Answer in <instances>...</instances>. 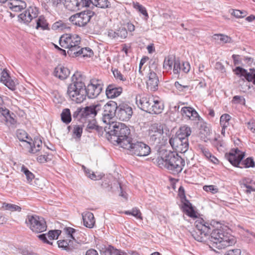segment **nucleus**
<instances>
[{
  "instance_id": "nucleus-1",
  "label": "nucleus",
  "mask_w": 255,
  "mask_h": 255,
  "mask_svg": "<svg viewBox=\"0 0 255 255\" xmlns=\"http://www.w3.org/2000/svg\"><path fill=\"white\" fill-rule=\"evenodd\" d=\"M196 230L192 235L196 241L205 242L209 239L212 248L221 250L230 246L235 243V239L222 229L213 230L211 233V226L203 219H199L195 222Z\"/></svg>"
},
{
  "instance_id": "nucleus-2",
  "label": "nucleus",
  "mask_w": 255,
  "mask_h": 255,
  "mask_svg": "<svg viewBox=\"0 0 255 255\" xmlns=\"http://www.w3.org/2000/svg\"><path fill=\"white\" fill-rule=\"evenodd\" d=\"M105 128L111 138L123 148L127 144V143H128L131 139L129 136L130 129L125 124L112 122L106 126Z\"/></svg>"
},
{
  "instance_id": "nucleus-3",
  "label": "nucleus",
  "mask_w": 255,
  "mask_h": 255,
  "mask_svg": "<svg viewBox=\"0 0 255 255\" xmlns=\"http://www.w3.org/2000/svg\"><path fill=\"white\" fill-rule=\"evenodd\" d=\"M84 80L85 78L81 73L77 72L72 76V83L68 87V96L76 103H81L86 99Z\"/></svg>"
},
{
  "instance_id": "nucleus-4",
  "label": "nucleus",
  "mask_w": 255,
  "mask_h": 255,
  "mask_svg": "<svg viewBox=\"0 0 255 255\" xmlns=\"http://www.w3.org/2000/svg\"><path fill=\"white\" fill-rule=\"evenodd\" d=\"M158 164L164 167L173 174L180 173L185 165L184 160L175 151H166L164 155L158 158Z\"/></svg>"
},
{
  "instance_id": "nucleus-5",
  "label": "nucleus",
  "mask_w": 255,
  "mask_h": 255,
  "mask_svg": "<svg viewBox=\"0 0 255 255\" xmlns=\"http://www.w3.org/2000/svg\"><path fill=\"white\" fill-rule=\"evenodd\" d=\"M81 37L76 34H65L62 35L59 39L60 45L66 49H68V54L73 56L76 51L80 49Z\"/></svg>"
},
{
  "instance_id": "nucleus-6",
  "label": "nucleus",
  "mask_w": 255,
  "mask_h": 255,
  "mask_svg": "<svg viewBox=\"0 0 255 255\" xmlns=\"http://www.w3.org/2000/svg\"><path fill=\"white\" fill-rule=\"evenodd\" d=\"M125 145V149L128 151L129 154L137 156H146L151 152L149 146L142 141L130 140Z\"/></svg>"
},
{
  "instance_id": "nucleus-7",
  "label": "nucleus",
  "mask_w": 255,
  "mask_h": 255,
  "mask_svg": "<svg viewBox=\"0 0 255 255\" xmlns=\"http://www.w3.org/2000/svg\"><path fill=\"white\" fill-rule=\"evenodd\" d=\"M25 223L33 232L39 233L46 231V223L44 218L36 215H27Z\"/></svg>"
},
{
  "instance_id": "nucleus-8",
  "label": "nucleus",
  "mask_w": 255,
  "mask_h": 255,
  "mask_svg": "<svg viewBox=\"0 0 255 255\" xmlns=\"http://www.w3.org/2000/svg\"><path fill=\"white\" fill-rule=\"evenodd\" d=\"M102 121L107 126L113 122L112 120L117 116V104L116 102L110 101L102 107Z\"/></svg>"
},
{
  "instance_id": "nucleus-9",
  "label": "nucleus",
  "mask_w": 255,
  "mask_h": 255,
  "mask_svg": "<svg viewBox=\"0 0 255 255\" xmlns=\"http://www.w3.org/2000/svg\"><path fill=\"white\" fill-rule=\"evenodd\" d=\"M104 85L102 81L99 79H92L90 83L86 88V95L89 99H94L101 93Z\"/></svg>"
},
{
  "instance_id": "nucleus-10",
  "label": "nucleus",
  "mask_w": 255,
  "mask_h": 255,
  "mask_svg": "<svg viewBox=\"0 0 255 255\" xmlns=\"http://www.w3.org/2000/svg\"><path fill=\"white\" fill-rule=\"evenodd\" d=\"M94 12L91 10L84 11L72 15L69 19L73 24L83 27L89 22Z\"/></svg>"
},
{
  "instance_id": "nucleus-11",
  "label": "nucleus",
  "mask_w": 255,
  "mask_h": 255,
  "mask_svg": "<svg viewBox=\"0 0 255 255\" xmlns=\"http://www.w3.org/2000/svg\"><path fill=\"white\" fill-rule=\"evenodd\" d=\"M132 114V108L129 104L124 102L117 105V117L120 120L128 121Z\"/></svg>"
},
{
  "instance_id": "nucleus-12",
  "label": "nucleus",
  "mask_w": 255,
  "mask_h": 255,
  "mask_svg": "<svg viewBox=\"0 0 255 255\" xmlns=\"http://www.w3.org/2000/svg\"><path fill=\"white\" fill-rule=\"evenodd\" d=\"M38 14V8L35 6H31L18 15V20L24 24H28L33 19L36 18Z\"/></svg>"
},
{
  "instance_id": "nucleus-13",
  "label": "nucleus",
  "mask_w": 255,
  "mask_h": 255,
  "mask_svg": "<svg viewBox=\"0 0 255 255\" xmlns=\"http://www.w3.org/2000/svg\"><path fill=\"white\" fill-rule=\"evenodd\" d=\"M153 96L145 94H138L135 98L136 104L140 109L148 113L153 102Z\"/></svg>"
},
{
  "instance_id": "nucleus-14",
  "label": "nucleus",
  "mask_w": 255,
  "mask_h": 255,
  "mask_svg": "<svg viewBox=\"0 0 255 255\" xmlns=\"http://www.w3.org/2000/svg\"><path fill=\"white\" fill-rule=\"evenodd\" d=\"M163 133V128L162 126L157 124L151 125L148 129V135L149 140L152 142H154L160 140Z\"/></svg>"
},
{
  "instance_id": "nucleus-15",
  "label": "nucleus",
  "mask_w": 255,
  "mask_h": 255,
  "mask_svg": "<svg viewBox=\"0 0 255 255\" xmlns=\"http://www.w3.org/2000/svg\"><path fill=\"white\" fill-rule=\"evenodd\" d=\"M102 109V105L100 103L93 104L83 108L84 121L90 119H94L98 112Z\"/></svg>"
},
{
  "instance_id": "nucleus-16",
  "label": "nucleus",
  "mask_w": 255,
  "mask_h": 255,
  "mask_svg": "<svg viewBox=\"0 0 255 255\" xmlns=\"http://www.w3.org/2000/svg\"><path fill=\"white\" fill-rule=\"evenodd\" d=\"M234 71L237 76L243 77L247 81L255 85V69L250 68L249 71H248L244 68L238 66L234 70Z\"/></svg>"
},
{
  "instance_id": "nucleus-17",
  "label": "nucleus",
  "mask_w": 255,
  "mask_h": 255,
  "mask_svg": "<svg viewBox=\"0 0 255 255\" xmlns=\"http://www.w3.org/2000/svg\"><path fill=\"white\" fill-rule=\"evenodd\" d=\"M244 153L238 148L232 150L229 154L226 155L227 160L234 166L242 168L241 161L244 157Z\"/></svg>"
},
{
  "instance_id": "nucleus-18",
  "label": "nucleus",
  "mask_w": 255,
  "mask_h": 255,
  "mask_svg": "<svg viewBox=\"0 0 255 255\" xmlns=\"http://www.w3.org/2000/svg\"><path fill=\"white\" fill-rule=\"evenodd\" d=\"M65 7L70 11H77L87 6L86 0H63Z\"/></svg>"
},
{
  "instance_id": "nucleus-19",
  "label": "nucleus",
  "mask_w": 255,
  "mask_h": 255,
  "mask_svg": "<svg viewBox=\"0 0 255 255\" xmlns=\"http://www.w3.org/2000/svg\"><path fill=\"white\" fill-rule=\"evenodd\" d=\"M182 117L187 120L192 121H199L200 116L198 113L193 108L184 107L181 108L180 111Z\"/></svg>"
},
{
  "instance_id": "nucleus-20",
  "label": "nucleus",
  "mask_w": 255,
  "mask_h": 255,
  "mask_svg": "<svg viewBox=\"0 0 255 255\" xmlns=\"http://www.w3.org/2000/svg\"><path fill=\"white\" fill-rule=\"evenodd\" d=\"M5 4L6 7L15 12L20 11L26 7L25 2L22 0H9Z\"/></svg>"
},
{
  "instance_id": "nucleus-21",
  "label": "nucleus",
  "mask_w": 255,
  "mask_h": 255,
  "mask_svg": "<svg viewBox=\"0 0 255 255\" xmlns=\"http://www.w3.org/2000/svg\"><path fill=\"white\" fill-rule=\"evenodd\" d=\"M148 75V79L146 81L147 88L152 91H155L158 87L159 82L158 77L156 73L150 70Z\"/></svg>"
},
{
  "instance_id": "nucleus-22",
  "label": "nucleus",
  "mask_w": 255,
  "mask_h": 255,
  "mask_svg": "<svg viewBox=\"0 0 255 255\" xmlns=\"http://www.w3.org/2000/svg\"><path fill=\"white\" fill-rule=\"evenodd\" d=\"M0 81L10 90L13 91L15 89V83L6 69L3 70L1 73Z\"/></svg>"
},
{
  "instance_id": "nucleus-23",
  "label": "nucleus",
  "mask_w": 255,
  "mask_h": 255,
  "mask_svg": "<svg viewBox=\"0 0 255 255\" xmlns=\"http://www.w3.org/2000/svg\"><path fill=\"white\" fill-rule=\"evenodd\" d=\"M152 101L153 102L151 104L150 108L149 109L148 113L151 114H160L164 109L163 103L158 98L154 97L153 98Z\"/></svg>"
},
{
  "instance_id": "nucleus-24",
  "label": "nucleus",
  "mask_w": 255,
  "mask_h": 255,
  "mask_svg": "<svg viewBox=\"0 0 255 255\" xmlns=\"http://www.w3.org/2000/svg\"><path fill=\"white\" fill-rule=\"evenodd\" d=\"M123 89L115 85H109L106 90V94L108 98L113 99L120 96L122 93Z\"/></svg>"
},
{
  "instance_id": "nucleus-25",
  "label": "nucleus",
  "mask_w": 255,
  "mask_h": 255,
  "mask_svg": "<svg viewBox=\"0 0 255 255\" xmlns=\"http://www.w3.org/2000/svg\"><path fill=\"white\" fill-rule=\"evenodd\" d=\"M181 202L183 212L191 218H196L197 215L192 204L187 199H184Z\"/></svg>"
},
{
  "instance_id": "nucleus-26",
  "label": "nucleus",
  "mask_w": 255,
  "mask_h": 255,
  "mask_svg": "<svg viewBox=\"0 0 255 255\" xmlns=\"http://www.w3.org/2000/svg\"><path fill=\"white\" fill-rule=\"evenodd\" d=\"M84 225L89 228H92L95 223L94 215L90 212H85L82 214Z\"/></svg>"
},
{
  "instance_id": "nucleus-27",
  "label": "nucleus",
  "mask_w": 255,
  "mask_h": 255,
  "mask_svg": "<svg viewBox=\"0 0 255 255\" xmlns=\"http://www.w3.org/2000/svg\"><path fill=\"white\" fill-rule=\"evenodd\" d=\"M54 75L60 79H66L70 74L69 70L62 65H59L55 68Z\"/></svg>"
},
{
  "instance_id": "nucleus-28",
  "label": "nucleus",
  "mask_w": 255,
  "mask_h": 255,
  "mask_svg": "<svg viewBox=\"0 0 255 255\" xmlns=\"http://www.w3.org/2000/svg\"><path fill=\"white\" fill-rule=\"evenodd\" d=\"M87 6L90 7L92 4L101 8H107L110 6V2L108 0H86Z\"/></svg>"
},
{
  "instance_id": "nucleus-29",
  "label": "nucleus",
  "mask_w": 255,
  "mask_h": 255,
  "mask_svg": "<svg viewBox=\"0 0 255 255\" xmlns=\"http://www.w3.org/2000/svg\"><path fill=\"white\" fill-rule=\"evenodd\" d=\"M27 141L30 148L29 150L30 153L34 154L40 150V148L42 145V141L40 139L37 138H34V140L33 142H31L32 141Z\"/></svg>"
},
{
  "instance_id": "nucleus-30",
  "label": "nucleus",
  "mask_w": 255,
  "mask_h": 255,
  "mask_svg": "<svg viewBox=\"0 0 255 255\" xmlns=\"http://www.w3.org/2000/svg\"><path fill=\"white\" fill-rule=\"evenodd\" d=\"M93 55V52L91 49L89 47L81 48L77 50L75 53L72 56L73 57H78L81 56L83 57H90Z\"/></svg>"
},
{
  "instance_id": "nucleus-31",
  "label": "nucleus",
  "mask_w": 255,
  "mask_h": 255,
  "mask_svg": "<svg viewBox=\"0 0 255 255\" xmlns=\"http://www.w3.org/2000/svg\"><path fill=\"white\" fill-rule=\"evenodd\" d=\"M191 133V128L187 125L181 126L176 133L175 136L184 138H188Z\"/></svg>"
},
{
  "instance_id": "nucleus-32",
  "label": "nucleus",
  "mask_w": 255,
  "mask_h": 255,
  "mask_svg": "<svg viewBox=\"0 0 255 255\" xmlns=\"http://www.w3.org/2000/svg\"><path fill=\"white\" fill-rule=\"evenodd\" d=\"M132 5L133 8L143 15L142 18L145 21L147 20L149 16L146 8L137 2H133Z\"/></svg>"
},
{
  "instance_id": "nucleus-33",
  "label": "nucleus",
  "mask_w": 255,
  "mask_h": 255,
  "mask_svg": "<svg viewBox=\"0 0 255 255\" xmlns=\"http://www.w3.org/2000/svg\"><path fill=\"white\" fill-rule=\"evenodd\" d=\"M213 38L214 40L219 41L218 42L219 44L230 43L232 41L230 37L222 34H215L213 36Z\"/></svg>"
},
{
  "instance_id": "nucleus-34",
  "label": "nucleus",
  "mask_w": 255,
  "mask_h": 255,
  "mask_svg": "<svg viewBox=\"0 0 255 255\" xmlns=\"http://www.w3.org/2000/svg\"><path fill=\"white\" fill-rule=\"evenodd\" d=\"M183 137H179L177 136L171 137L169 139V143L172 147L176 150V152H178V147L180 146V144H182V140H183Z\"/></svg>"
},
{
  "instance_id": "nucleus-35",
  "label": "nucleus",
  "mask_w": 255,
  "mask_h": 255,
  "mask_svg": "<svg viewBox=\"0 0 255 255\" xmlns=\"http://www.w3.org/2000/svg\"><path fill=\"white\" fill-rule=\"evenodd\" d=\"M61 119L63 123L68 124L72 121V116L70 109L66 108L63 110L61 114Z\"/></svg>"
},
{
  "instance_id": "nucleus-36",
  "label": "nucleus",
  "mask_w": 255,
  "mask_h": 255,
  "mask_svg": "<svg viewBox=\"0 0 255 255\" xmlns=\"http://www.w3.org/2000/svg\"><path fill=\"white\" fill-rule=\"evenodd\" d=\"M73 241L67 240H59L57 244L59 248H62L66 251H71L73 247L72 246Z\"/></svg>"
},
{
  "instance_id": "nucleus-37",
  "label": "nucleus",
  "mask_w": 255,
  "mask_h": 255,
  "mask_svg": "<svg viewBox=\"0 0 255 255\" xmlns=\"http://www.w3.org/2000/svg\"><path fill=\"white\" fill-rule=\"evenodd\" d=\"M16 135L18 139L21 141L25 142L27 144V141H32L30 137L28 136L27 132L22 129H18L16 131Z\"/></svg>"
},
{
  "instance_id": "nucleus-38",
  "label": "nucleus",
  "mask_w": 255,
  "mask_h": 255,
  "mask_svg": "<svg viewBox=\"0 0 255 255\" xmlns=\"http://www.w3.org/2000/svg\"><path fill=\"white\" fill-rule=\"evenodd\" d=\"M48 24L45 17L40 15L36 20V29L41 28L42 30L48 29Z\"/></svg>"
},
{
  "instance_id": "nucleus-39",
  "label": "nucleus",
  "mask_w": 255,
  "mask_h": 255,
  "mask_svg": "<svg viewBox=\"0 0 255 255\" xmlns=\"http://www.w3.org/2000/svg\"><path fill=\"white\" fill-rule=\"evenodd\" d=\"M2 208L4 210H8L11 212H20L21 211V208L18 205L6 203H3L2 204Z\"/></svg>"
},
{
  "instance_id": "nucleus-40",
  "label": "nucleus",
  "mask_w": 255,
  "mask_h": 255,
  "mask_svg": "<svg viewBox=\"0 0 255 255\" xmlns=\"http://www.w3.org/2000/svg\"><path fill=\"white\" fill-rule=\"evenodd\" d=\"M72 116L74 119H77L83 122L84 121L83 108L80 107L77 108L73 113Z\"/></svg>"
},
{
  "instance_id": "nucleus-41",
  "label": "nucleus",
  "mask_w": 255,
  "mask_h": 255,
  "mask_svg": "<svg viewBox=\"0 0 255 255\" xmlns=\"http://www.w3.org/2000/svg\"><path fill=\"white\" fill-rule=\"evenodd\" d=\"M231 119L230 115L227 114L222 115L220 117V125L222 127H228L229 126V122Z\"/></svg>"
},
{
  "instance_id": "nucleus-42",
  "label": "nucleus",
  "mask_w": 255,
  "mask_h": 255,
  "mask_svg": "<svg viewBox=\"0 0 255 255\" xmlns=\"http://www.w3.org/2000/svg\"><path fill=\"white\" fill-rule=\"evenodd\" d=\"M5 119V122L8 126H14L16 124V120L15 119V115L13 113L6 115L4 117Z\"/></svg>"
},
{
  "instance_id": "nucleus-43",
  "label": "nucleus",
  "mask_w": 255,
  "mask_h": 255,
  "mask_svg": "<svg viewBox=\"0 0 255 255\" xmlns=\"http://www.w3.org/2000/svg\"><path fill=\"white\" fill-rule=\"evenodd\" d=\"M175 60L172 57H168L165 58L163 65V69L167 71L171 70Z\"/></svg>"
},
{
  "instance_id": "nucleus-44",
  "label": "nucleus",
  "mask_w": 255,
  "mask_h": 255,
  "mask_svg": "<svg viewBox=\"0 0 255 255\" xmlns=\"http://www.w3.org/2000/svg\"><path fill=\"white\" fill-rule=\"evenodd\" d=\"M21 171L25 174L27 181L28 182H31L34 178V174L31 171H30L28 168L26 167L24 165H22L21 166Z\"/></svg>"
},
{
  "instance_id": "nucleus-45",
  "label": "nucleus",
  "mask_w": 255,
  "mask_h": 255,
  "mask_svg": "<svg viewBox=\"0 0 255 255\" xmlns=\"http://www.w3.org/2000/svg\"><path fill=\"white\" fill-rule=\"evenodd\" d=\"M82 168L86 175V176L92 180H97L101 179V176H97L93 172L91 171L89 169L86 168L85 166H82Z\"/></svg>"
},
{
  "instance_id": "nucleus-46",
  "label": "nucleus",
  "mask_w": 255,
  "mask_h": 255,
  "mask_svg": "<svg viewBox=\"0 0 255 255\" xmlns=\"http://www.w3.org/2000/svg\"><path fill=\"white\" fill-rule=\"evenodd\" d=\"M64 231L66 234L68 235L69 237L73 239L74 241H76V235L78 231L75 230L74 228L71 227H67L64 229Z\"/></svg>"
},
{
  "instance_id": "nucleus-47",
  "label": "nucleus",
  "mask_w": 255,
  "mask_h": 255,
  "mask_svg": "<svg viewBox=\"0 0 255 255\" xmlns=\"http://www.w3.org/2000/svg\"><path fill=\"white\" fill-rule=\"evenodd\" d=\"M87 121H88V124L86 128L87 131L91 132L93 130L97 129L98 126L95 119H90Z\"/></svg>"
},
{
  "instance_id": "nucleus-48",
  "label": "nucleus",
  "mask_w": 255,
  "mask_h": 255,
  "mask_svg": "<svg viewBox=\"0 0 255 255\" xmlns=\"http://www.w3.org/2000/svg\"><path fill=\"white\" fill-rule=\"evenodd\" d=\"M61 232V231L58 230L49 231L47 233V236L49 240L51 242L52 240L57 239Z\"/></svg>"
},
{
  "instance_id": "nucleus-49",
  "label": "nucleus",
  "mask_w": 255,
  "mask_h": 255,
  "mask_svg": "<svg viewBox=\"0 0 255 255\" xmlns=\"http://www.w3.org/2000/svg\"><path fill=\"white\" fill-rule=\"evenodd\" d=\"M244 183L243 184V187L247 188L246 192L251 193V191H254L255 189H253L252 186L248 185V184H253L254 180H252L250 178H246L244 180Z\"/></svg>"
},
{
  "instance_id": "nucleus-50",
  "label": "nucleus",
  "mask_w": 255,
  "mask_h": 255,
  "mask_svg": "<svg viewBox=\"0 0 255 255\" xmlns=\"http://www.w3.org/2000/svg\"><path fill=\"white\" fill-rule=\"evenodd\" d=\"M241 165L245 168L254 167L255 166V162L252 157H248L243 160L241 162Z\"/></svg>"
},
{
  "instance_id": "nucleus-51",
  "label": "nucleus",
  "mask_w": 255,
  "mask_h": 255,
  "mask_svg": "<svg viewBox=\"0 0 255 255\" xmlns=\"http://www.w3.org/2000/svg\"><path fill=\"white\" fill-rule=\"evenodd\" d=\"M116 31L118 38L125 39L128 36V31L126 27L121 26Z\"/></svg>"
},
{
  "instance_id": "nucleus-52",
  "label": "nucleus",
  "mask_w": 255,
  "mask_h": 255,
  "mask_svg": "<svg viewBox=\"0 0 255 255\" xmlns=\"http://www.w3.org/2000/svg\"><path fill=\"white\" fill-rule=\"evenodd\" d=\"M179 148L178 147V152L180 153L185 152L189 148V143L188 138H183L182 144H180Z\"/></svg>"
},
{
  "instance_id": "nucleus-53",
  "label": "nucleus",
  "mask_w": 255,
  "mask_h": 255,
  "mask_svg": "<svg viewBox=\"0 0 255 255\" xmlns=\"http://www.w3.org/2000/svg\"><path fill=\"white\" fill-rule=\"evenodd\" d=\"M66 25L61 21H58L54 23L51 28L54 30H62L65 29Z\"/></svg>"
},
{
  "instance_id": "nucleus-54",
  "label": "nucleus",
  "mask_w": 255,
  "mask_h": 255,
  "mask_svg": "<svg viewBox=\"0 0 255 255\" xmlns=\"http://www.w3.org/2000/svg\"><path fill=\"white\" fill-rule=\"evenodd\" d=\"M83 132V128L79 125H76L74 127L73 130V136H75L76 137L80 138L82 135Z\"/></svg>"
},
{
  "instance_id": "nucleus-55",
  "label": "nucleus",
  "mask_w": 255,
  "mask_h": 255,
  "mask_svg": "<svg viewBox=\"0 0 255 255\" xmlns=\"http://www.w3.org/2000/svg\"><path fill=\"white\" fill-rule=\"evenodd\" d=\"M203 188L204 191L211 192L212 194H215L219 191L217 186L213 185H205L203 186Z\"/></svg>"
},
{
  "instance_id": "nucleus-56",
  "label": "nucleus",
  "mask_w": 255,
  "mask_h": 255,
  "mask_svg": "<svg viewBox=\"0 0 255 255\" xmlns=\"http://www.w3.org/2000/svg\"><path fill=\"white\" fill-rule=\"evenodd\" d=\"M173 72L174 75H179L181 73V63L179 60H175L173 63Z\"/></svg>"
},
{
  "instance_id": "nucleus-57",
  "label": "nucleus",
  "mask_w": 255,
  "mask_h": 255,
  "mask_svg": "<svg viewBox=\"0 0 255 255\" xmlns=\"http://www.w3.org/2000/svg\"><path fill=\"white\" fill-rule=\"evenodd\" d=\"M52 159V155L50 154L41 155L37 157V160L39 163H44L51 160Z\"/></svg>"
},
{
  "instance_id": "nucleus-58",
  "label": "nucleus",
  "mask_w": 255,
  "mask_h": 255,
  "mask_svg": "<svg viewBox=\"0 0 255 255\" xmlns=\"http://www.w3.org/2000/svg\"><path fill=\"white\" fill-rule=\"evenodd\" d=\"M181 66V72L186 74L190 71V65L188 62H182Z\"/></svg>"
},
{
  "instance_id": "nucleus-59",
  "label": "nucleus",
  "mask_w": 255,
  "mask_h": 255,
  "mask_svg": "<svg viewBox=\"0 0 255 255\" xmlns=\"http://www.w3.org/2000/svg\"><path fill=\"white\" fill-rule=\"evenodd\" d=\"M113 74L115 78L120 81H124L126 80V78L122 74V73L117 69L113 71Z\"/></svg>"
},
{
  "instance_id": "nucleus-60",
  "label": "nucleus",
  "mask_w": 255,
  "mask_h": 255,
  "mask_svg": "<svg viewBox=\"0 0 255 255\" xmlns=\"http://www.w3.org/2000/svg\"><path fill=\"white\" fill-rule=\"evenodd\" d=\"M246 124L247 125L248 128L252 132L255 133V120H250Z\"/></svg>"
},
{
  "instance_id": "nucleus-61",
  "label": "nucleus",
  "mask_w": 255,
  "mask_h": 255,
  "mask_svg": "<svg viewBox=\"0 0 255 255\" xmlns=\"http://www.w3.org/2000/svg\"><path fill=\"white\" fill-rule=\"evenodd\" d=\"M131 215L137 219H142L141 213L140 210L137 208H133L132 209Z\"/></svg>"
},
{
  "instance_id": "nucleus-62",
  "label": "nucleus",
  "mask_w": 255,
  "mask_h": 255,
  "mask_svg": "<svg viewBox=\"0 0 255 255\" xmlns=\"http://www.w3.org/2000/svg\"><path fill=\"white\" fill-rule=\"evenodd\" d=\"M174 86L180 92H184L186 89L188 88V86L183 85L179 83V82L178 81L175 82Z\"/></svg>"
},
{
  "instance_id": "nucleus-63",
  "label": "nucleus",
  "mask_w": 255,
  "mask_h": 255,
  "mask_svg": "<svg viewBox=\"0 0 255 255\" xmlns=\"http://www.w3.org/2000/svg\"><path fill=\"white\" fill-rule=\"evenodd\" d=\"M199 149L203 154V155L207 158H209V156H211V154H212L209 150V149L202 145L199 146Z\"/></svg>"
},
{
  "instance_id": "nucleus-64",
  "label": "nucleus",
  "mask_w": 255,
  "mask_h": 255,
  "mask_svg": "<svg viewBox=\"0 0 255 255\" xmlns=\"http://www.w3.org/2000/svg\"><path fill=\"white\" fill-rule=\"evenodd\" d=\"M234 104H242L245 102V99L240 96H235L232 100Z\"/></svg>"
}]
</instances>
